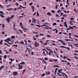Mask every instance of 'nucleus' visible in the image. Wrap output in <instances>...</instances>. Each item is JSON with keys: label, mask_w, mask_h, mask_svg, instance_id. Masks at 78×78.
I'll return each instance as SVG.
<instances>
[{"label": "nucleus", "mask_w": 78, "mask_h": 78, "mask_svg": "<svg viewBox=\"0 0 78 78\" xmlns=\"http://www.w3.org/2000/svg\"><path fill=\"white\" fill-rule=\"evenodd\" d=\"M25 62H22L20 63V64H18V66L19 67V68H18V70H20V69H22L23 67V66L22 65H20V64H25Z\"/></svg>", "instance_id": "f257e3e1"}, {"label": "nucleus", "mask_w": 78, "mask_h": 78, "mask_svg": "<svg viewBox=\"0 0 78 78\" xmlns=\"http://www.w3.org/2000/svg\"><path fill=\"white\" fill-rule=\"evenodd\" d=\"M60 47H61V48H66V49H67V50H70V48L69 47H67L66 46H60Z\"/></svg>", "instance_id": "f03ea898"}, {"label": "nucleus", "mask_w": 78, "mask_h": 78, "mask_svg": "<svg viewBox=\"0 0 78 78\" xmlns=\"http://www.w3.org/2000/svg\"><path fill=\"white\" fill-rule=\"evenodd\" d=\"M18 72L16 71H14L13 73V75H14V76H16L18 75Z\"/></svg>", "instance_id": "7ed1b4c3"}, {"label": "nucleus", "mask_w": 78, "mask_h": 78, "mask_svg": "<svg viewBox=\"0 0 78 78\" xmlns=\"http://www.w3.org/2000/svg\"><path fill=\"white\" fill-rule=\"evenodd\" d=\"M34 45L35 47H39V43H37L35 42L34 43Z\"/></svg>", "instance_id": "20e7f679"}, {"label": "nucleus", "mask_w": 78, "mask_h": 78, "mask_svg": "<svg viewBox=\"0 0 78 78\" xmlns=\"http://www.w3.org/2000/svg\"><path fill=\"white\" fill-rule=\"evenodd\" d=\"M10 17L6 18L5 19L6 21L8 23H9L10 22V20H9Z\"/></svg>", "instance_id": "39448f33"}, {"label": "nucleus", "mask_w": 78, "mask_h": 78, "mask_svg": "<svg viewBox=\"0 0 78 78\" xmlns=\"http://www.w3.org/2000/svg\"><path fill=\"white\" fill-rule=\"evenodd\" d=\"M66 23H67V22H65L64 23V25L65 27H66V28H67V27H68V26H67V24H66Z\"/></svg>", "instance_id": "423d86ee"}, {"label": "nucleus", "mask_w": 78, "mask_h": 78, "mask_svg": "<svg viewBox=\"0 0 78 78\" xmlns=\"http://www.w3.org/2000/svg\"><path fill=\"white\" fill-rule=\"evenodd\" d=\"M45 26H46V27H48V28H49L50 29H51V28H50L48 27V26L47 25H42V26H41L40 27H45Z\"/></svg>", "instance_id": "0eeeda50"}, {"label": "nucleus", "mask_w": 78, "mask_h": 78, "mask_svg": "<svg viewBox=\"0 0 78 78\" xmlns=\"http://www.w3.org/2000/svg\"><path fill=\"white\" fill-rule=\"evenodd\" d=\"M47 50H48L49 51V52L51 53H53V51L51 50V49H50L49 48H47Z\"/></svg>", "instance_id": "6e6552de"}, {"label": "nucleus", "mask_w": 78, "mask_h": 78, "mask_svg": "<svg viewBox=\"0 0 78 78\" xmlns=\"http://www.w3.org/2000/svg\"><path fill=\"white\" fill-rule=\"evenodd\" d=\"M4 67L5 66H1L0 67V71H1V70H2V69H3V68H4Z\"/></svg>", "instance_id": "1a4fd4ad"}, {"label": "nucleus", "mask_w": 78, "mask_h": 78, "mask_svg": "<svg viewBox=\"0 0 78 78\" xmlns=\"http://www.w3.org/2000/svg\"><path fill=\"white\" fill-rule=\"evenodd\" d=\"M61 73H62V74H64V75L65 76H66V78L68 77V76H67V75L65 73H64L62 72Z\"/></svg>", "instance_id": "9d476101"}, {"label": "nucleus", "mask_w": 78, "mask_h": 78, "mask_svg": "<svg viewBox=\"0 0 78 78\" xmlns=\"http://www.w3.org/2000/svg\"><path fill=\"white\" fill-rule=\"evenodd\" d=\"M5 41L7 42V43H8V44H10V45H11V44H12V43H9L8 41V40L7 39L5 40Z\"/></svg>", "instance_id": "9b49d317"}, {"label": "nucleus", "mask_w": 78, "mask_h": 78, "mask_svg": "<svg viewBox=\"0 0 78 78\" xmlns=\"http://www.w3.org/2000/svg\"><path fill=\"white\" fill-rule=\"evenodd\" d=\"M47 15H48V16H51V13L50 12H48L47 13Z\"/></svg>", "instance_id": "f8f14e48"}, {"label": "nucleus", "mask_w": 78, "mask_h": 78, "mask_svg": "<svg viewBox=\"0 0 78 78\" xmlns=\"http://www.w3.org/2000/svg\"><path fill=\"white\" fill-rule=\"evenodd\" d=\"M14 26H13V28L16 31V29L15 28V27H16V24L15 23H14L13 24Z\"/></svg>", "instance_id": "ddd939ff"}, {"label": "nucleus", "mask_w": 78, "mask_h": 78, "mask_svg": "<svg viewBox=\"0 0 78 78\" xmlns=\"http://www.w3.org/2000/svg\"><path fill=\"white\" fill-rule=\"evenodd\" d=\"M21 28H23V29H24V30H26V31H28V29L23 27H22V26H21Z\"/></svg>", "instance_id": "4468645a"}, {"label": "nucleus", "mask_w": 78, "mask_h": 78, "mask_svg": "<svg viewBox=\"0 0 78 78\" xmlns=\"http://www.w3.org/2000/svg\"><path fill=\"white\" fill-rule=\"evenodd\" d=\"M32 22H33L34 23H36V20L34 18H32Z\"/></svg>", "instance_id": "2eb2a0df"}, {"label": "nucleus", "mask_w": 78, "mask_h": 78, "mask_svg": "<svg viewBox=\"0 0 78 78\" xmlns=\"http://www.w3.org/2000/svg\"><path fill=\"white\" fill-rule=\"evenodd\" d=\"M48 41H49V40H46V43H44V44H43L44 45H47V42H48Z\"/></svg>", "instance_id": "dca6fc26"}, {"label": "nucleus", "mask_w": 78, "mask_h": 78, "mask_svg": "<svg viewBox=\"0 0 78 78\" xmlns=\"http://www.w3.org/2000/svg\"><path fill=\"white\" fill-rule=\"evenodd\" d=\"M21 42H19V43L20 44H23V45L24 44V43L23 42V41H21Z\"/></svg>", "instance_id": "f3484780"}, {"label": "nucleus", "mask_w": 78, "mask_h": 78, "mask_svg": "<svg viewBox=\"0 0 78 78\" xmlns=\"http://www.w3.org/2000/svg\"><path fill=\"white\" fill-rule=\"evenodd\" d=\"M16 37L15 36H12L11 37V38H12L11 39H14Z\"/></svg>", "instance_id": "a211bd4d"}, {"label": "nucleus", "mask_w": 78, "mask_h": 78, "mask_svg": "<svg viewBox=\"0 0 78 78\" xmlns=\"http://www.w3.org/2000/svg\"><path fill=\"white\" fill-rule=\"evenodd\" d=\"M42 60H43V61L44 62V64H47V62H46V61H44V58H43L42 57Z\"/></svg>", "instance_id": "6ab92c4d"}, {"label": "nucleus", "mask_w": 78, "mask_h": 78, "mask_svg": "<svg viewBox=\"0 0 78 78\" xmlns=\"http://www.w3.org/2000/svg\"><path fill=\"white\" fill-rule=\"evenodd\" d=\"M3 42V40H1V41H0V44L1 45H2V43Z\"/></svg>", "instance_id": "aec40b11"}, {"label": "nucleus", "mask_w": 78, "mask_h": 78, "mask_svg": "<svg viewBox=\"0 0 78 78\" xmlns=\"http://www.w3.org/2000/svg\"><path fill=\"white\" fill-rule=\"evenodd\" d=\"M62 44H63V45H66V43H65V42H63V41H62Z\"/></svg>", "instance_id": "412c9836"}, {"label": "nucleus", "mask_w": 78, "mask_h": 78, "mask_svg": "<svg viewBox=\"0 0 78 78\" xmlns=\"http://www.w3.org/2000/svg\"><path fill=\"white\" fill-rule=\"evenodd\" d=\"M50 72H48V73L46 74V75H50Z\"/></svg>", "instance_id": "4be33fe9"}, {"label": "nucleus", "mask_w": 78, "mask_h": 78, "mask_svg": "<svg viewBox=\"0 0 78 78\" xmlns=\"http://www.w3.org/2000/svg\"><path fill=\"white\" fill-rule=\"evenodd\" d=\"M44 59L45 61H47V60L48 59V58L47 57H45V58H44Z\"/></svg>", "instance_id": "5701e85b"}, {"label": "nucleus", "mask_w": 78, "mask_h": 78, "mask_svg": "<svg viewBox=\"0 0 78 78\" xmlns=\"http://www.w3.org/2000/svg\"><path fill=\"white\" fill-rule=\"evenodd\" d=\"M45 75V73H43L41 76H44Z\"/></svg>", "instance_id": "b1692460"}, {"label": "nucleus", "mask_w": 78, "mask_h": 78, "mask_svg": "<svg viewBox=\"0 0 78 78\" xmlns=\"http://www.w3.org/2000/svg\"><path fill=\"white\" fill-rule=\"evenodd\" d=\"M19 31H20V33L22 34L23 33V32H22V31L21 30H18Z\"/></svg>", "instance_id": "393cba45"}, {"label": "nucleus", "mask_w": 78, "mask_h": 78, "mask_svg": "<svg viewBox=\"0 0 78 78\" xmlns=\"http://www.w3.org/2000/svg\"><path fill=\"white\" fill-rule=\"evenodd\" d=\"M4 59H6V58H7V56H6V55H5L4 56Z\"/></svg>", "instance_id": "a878e982"}, {"label": "nucleus", "mask_w": 78, "mask_h": 78, "mask_svg": "<svg viewBox=\"0 0 78 78\" xmlns=\"http://www.w3.org/2000/svg\"><path fill=\"white\" fill-rule=\"evenodd\" d=\"M56 25V23H54L52 24L53 26H55V25Z\"/></svg>", "instance_id": "bb28decb"}, {"label": "nucleus", "mask_w": 78, "mask_h": 78, "mask_svg": "<svg viewBox=\"0 0 78 78\" xmlns=\"http://www.w3.org/2000/svg\"><path fill=\"white\" fill-rule=\"evenodd\" d=\"M12 46H13V47H14V46L16 47L15 48H17V45H12Z\"/></svg>", "instance_id": "cd10ccee"}, {"label": "nucleus", "mask_w": 78, "mask_h": 78, "mask_svg": "<svg viewBox=\"0 0 78 78\" xmlns=\"http://www.w3.org/2000/svg\"><path fill=\"white\" fill-rule=\"evenodd\" d=\"M25 71H26V70L25 69H24V70H23L22 73L23 74H24V73H25Z\"/></svg>", "instance_id": "c85d7f7f"}, {"label": "nucleus", "mask_w": 78, "mask_h": 78, "mask_svg": "<svg viewBox=\"0 0 78 78\" xmlns=\"http://www.w3.org/2000/svg\"><path fill=\"white\" fill-rule=\"evenodd\" d=\"M53 67H59V66H58L54 65L53 66Z\"/></svg>", "instance_id": "c756f323"}, {"label": "nucleus", "mask_w": 78, "mask_h": 78, "mask_svg": "<svg viewBox=\"0 0 78 78\" xmlns=\"http://www.w3.org/2000/svg\"><path fill=\"white\" fill-rule=\"evenodd\" d=\"M70 30H72V29H74V28L72 27H69Z\"/></svg>", "instance_id": "7c9ffc66"}, {"label": "nucleus", "mask_w": 78, "mask_h": 78, "mask_svg": "<svg viewBox=\"0 0 78 78\" xmlns=\"http://www.w3.org/2000/svg\"><path fill=\"white\" fill-rule=\"evenodd\" d=\"M31 7L32 9V10H34V6H32Z\"/></svg>", "instance_id": "2f4dec72"}, {"label": "nucleus", "mask_w": 78, "mask_h": 78, "mask_svg": "<svg viewBox=\"0 0 78 78\" xmlns=\"http://www.w3.org/2000/svg\"><path fill=\"white\" fill-rule=\"evenodd\" d=\"M61 61H62V62H66V61H65L63 60H61Z\"/></svg>", "instance_id": "473e14b6"}, {"label": "nucleus", "mask_w": 78, "mask_h": 78, "mask_svg": "<svg viewBox=\"0 0 78 78\" xmlns=\"http://www.w3.org/2000/svg\"><path fill=\"white\" fill-rule=\"evenodd\" d=\"M40 36H44V34H40Z\"/></svg>", "instance_id": "72a5a7b5"}, {"label": "nucleus", "mask_w": 78, "mask_h": 78, "mask_svg": "<svg viewBox=\"0 0 78 78\" xmlns=\"http://www.w3.org/2000/svg\"><path fill=\"white\" fill-rule=\"evenodd\" d=\"M12 0H5V2L6 3H7L8 2V1H10V2H11Z\"/></svg>", "instance_id": "f704fd0d"}, {"label": "nucleus", "mask_w": 78, "mask_h": 78, "mask_svg": "<svg viewBox=\"0 0 78 78\" xmlns=\"http://www.w3.org/2000/svg\"><path fill=\"white\" fill-rule=\"evenodd\" d=\"M7 40L8 41H11V40L9 38H7Z\"/></svg>", "instance_id": "c9c22d12"}, {"label": "nucleus", "mask_w": 78, "mask_h": 78, "mask_svg": "<svg viewBox=\"0 0 78 78\" xmlns=\"http://www.w3.org/2000/svg\"><path fill=\"white\" fill-rule=\"evenodd\" d=\"M65 40H66V41H70V40L69 39H65Z\"/></svg>", "instance_id": "e433bc0d"}, {"label": "nucleus", "mask_w": 78, "mask_h": 78, "mask_svg": "<svg viewBox=\"0 0 78 78\" xmlns=\"http://www.w3.org/2000/svg\"><path fill=\"white\" fill-rule=\"evenodd\" d=\"M58 6H59V5H56L55 6V8L56 9H57L58 8Z\"/></svg>", "instance_id": "4c0bfd02"}, {"label": "nucleus", "mask_w": 78, "mask_h": 78, "mask_svg": "<svg viewBox=\"0 0 78 78\" xmlns=\"http://www.w3.org/2000/svg\"><path fill=\"white\" fill-rule=\"evenodd\" d=\"M20 7H21V8H25V7H23V6H22L21 5H20Z\"/></svg>", "instance_id": "58836bf2"}, {"label": "nucleus", "mask_w": 78, "mask_h": 78, "mask_svg": "<svg viewBox=\"0 0 78 78\" xmlns=\"http://www.w3.org/2000/svg\"><path fill=\"white\" fill-rule=\"evenodd\" d=\"M37 16H39V13H38V11H37Z\"/></svg>", "instance_id": "ea45409f"}, {"label": "nucleus", "mask_w": 78, "mask_h": 78, "mask_svg": "<svg viewBox=\"0 0 78 78\" xmlns=\"http://www.w3.org/2000/svg\"><path fill=\"white\" fill-rule=\"evenodd\" d=\"M51 11L52 13H54V12H55V11L54 10H51Z\"/></svg>", "instance_id": "a19ab883"}, {"label": "nucleus", "mask_w": 78, "mask_h": 78, "mask_svg": "<svg viewBox=\"0 0 78 78\" xmlns=\"http://www.w3.org/2000/svg\"><path fill=\"white\" fill-rule=\"evenodd\" d=\"M58 72L60 73H61V69H59Z\"/></svg>", "instance_id": "79ce46f5"}, {"label": "nucleus", "mask_w": 78, "mask_h": 78, "mask_svg": "<svg viewBox=\"0 0 78 78\" xmlns=\"http://www.w3.org/2000/svg\"><path fill=\"white\" fill-rule=\"evenodd\" d=\"M43 53L44 54V55H45V56H46V54H45V51H43Z\"/></svg>", "instance_id": "37998d69"}, {"label": "nucleus", "mask_w": 78, "mask_h": 78, "mask_svg": "<svg viewBox=\"0 0 78 78\" xmlns=\"http://www.w3.org/2000/svg\"><path fill=\"white\" fill-rule=\"evenodd\" d=\"M5 45H7V46H8V47H10V46L8 45V44H7L5 43Z\"/></svg>", "instance_id": "c03bdc74"}, {"label": "nucleus", "mask_w": 78, "mask_h": 78, "mask_svg": "<svg viewBox=\"0 0 78 78\" xmlns=\"http://www.w3.org/2000/svg\"><path fill=\"white\" fill-rule=\"evenodd\" d=\"M55 61H56V62H58V59H56L54 60V62H55Z\"/></svg>", "instance_id": "a18cd8bd"}, {"label": "nucleus", "mask_w": 78, "mask_h": 78, "mask_svg": "<svg viewBox=\"0 0 78 78\" xmlns=\"http://www.w3.org/2000/svg\"><path fill=\"white\" fill-rule=\"evenodd\" d=\"M16 6H18L19 5V4L17 2L16 3Z\"/></svg>", "instance_id": "49530a36"}, {"label": "nucleus", "mask_w": 78, "mask_h": 78, "mask_svg": "<svg viewBox=\"0 0 78 78\" xmlns=\"http://www.w3.org/2000/svg\"><path fill=\"white\" fill-rule=\"evenodd\" d=\"M47 37H51V36H50V35H47Z\"/></svg>", "instance_id": "de8ad7c7"}, {"label": "nucleus", "mask_w": 78, "mask_h": 78, "mask_svg": "<svg viewBox=\"0 0 78 78\" xmlns=\"http://www.w3.org/2000/svg\"><path fill=\"white\" fill-rule=\"evenodd\" d=\"M58 41H59V42H61V43L62 41L61 40H58Z\"/></svg>", "instance_id": "09e8293b"}, {"label": "nucleus", "mask_w": 78, "mask_h": 78, "mask_svg": "<svg viewBox=\"0 0 78 78\" xmlns=\"http://www.w3.org/2000/svg\"><path fill=\"white\" fill-rule=\"evenodd\" d=\"M56 17H59V15H58V14H56Z\"/></svg>", "instance_id": "8fccbe9b"}, {"label": "nucleus", "mask_w": 78, "mask_h": 78, "mask_svg": "<svg viewBox=\"0 0 78 78\" xmlns=\"http://www.w3.org/2000/svg\"><path fill=\"white\" fill-rule=\"evenodd\" d=\"M67 60H68V61H71V60H70V59L69 58H67Z\"/></svg>", "instance_id": "3c124183"}, {"label": "nucleus", "mask_w": 78, "mask_h": 78, "mask_svg": "<svg viewBox=\"0 0 78 78\" xmlns=\"http://www.w3.org/2000/svg\"><path fill=\"white\" fill-rule=\"evenodd\" d=\"M66 58H67V57L65 56L63 57V58H64V59H66Z\"/></svg>", "instance_id": "603ef678"}, {"label": "nucleus", "mask_w": 78, "mask_h": 78, "mask_svg": "<svg viewBox=\"0 0 78 78\" xmlns=\"http://www.w3.org/2000/svg\"><path fill=\"white\" fill-rule=\"evenodd\" d=\"M0 16H1V17H2L3 18V17H4V16L1 15L0 14Z\"/></svg>", "instance_id": "864d4df0"}, {"label": "nucleus", "mask_w": 78, "mask_h": 78, "mask_svg": "<svg viewBox=\"0 0 78 78\" xmlns=\"http://www.w3.org/2000/svg\"><path fill=\"white\" fill-rule=\"evenodd\" d=\"M33 5V3H30L29 4V5H30V6H31V5Z\"/></svg>", "instance_id": "5fc2aeb1"}, {"label": "nucleus", "mask_w": 78, "mask_h": 78, "mask_svg": "<svg viewBox=\"0 0 78 78\" xmlns=\"http://www.w3.org/2000/svg\"><path fill=\"white\" fill-rule=\"evenodd\" d=\"M4 27H5V25H4V24H2V28H4Z\"/></svg>", "instance_id": "6e6d98bb"}, {"label": "nucleus", "mask_w": 78, "mask_h": 78, "mask_svg": "<svg viewBox=\"0 0 78 78\" xmlns=\"http://www.w3.org/2000/svg\"><path fill=\"white\" fill-rule=\"evenodd\" d=\"M13 15H12L10 17V19H12V18H13Z\"/></svg>", "instance_id": "4d7b16f0"}, {"label": "nucleus", "mask_w": 78, "mask_h": 78, "mask_svg": "<svg viewBox=\"0 0 78 78\" xmlns=\"http://www.w3.org/2000/svg\"><path fill=\"white\" fill-rule=\"evenodd\" d=\"M67 65H68V66H69V65H70V63H69V62H68L67 63Z\"/></svg>", "instance_id": "13d9d810"}, {"label": "nucleus", "mask_w": 78, "mask_h": 78, "mask_svg": "<svg viewBox=\"0 0 78 78\" xmlns=\"http://www.w3.org/2000/svg\"><path fill=\"white\" fill-rule=\"evenodd\" d=\"M69 2V0H67V1L66 3L68 4V5H69V2Z\"/></svg>", "instance_id": "bf43d9fd"}, {"label": "nucleus", "mask_w": 78, "mask_h": 78, "mask_svg": "<svg viewBox=\"0 0 78 78\" xmlns=\"http://www.w3.org/2000/svg\"><path fill=\"white\" fill-rule=\"evenodd\" d=\"M58 73V75H59V76H62V75H61L59 73Z\"/></svg>", "instance_id": "052dcab7"}, {"label": "nucleus", "mask_w": 78, "mask_h": 78, "mask_svg": "<svg viewBox=\"0 0 78 78\" xmlns=\"http://www.w3.org/2000/svg\"><path fill=\"white\" fill-rule=\"evenodd\" d=\"M74 57V58H76V59H78V57H77L75 56Z\"/></svg>", "instance_id": "680f3d73"}, {"label": "nucleus", "mask_w": 78, "mask_h": 78, "mask_svg": "<svg viewBox=\"0 0 78 78\" xmlns=\"http://www.w3.org/2000/svg\"><path fill=\"white\" fill-rule=\"evenodd\" d=\"M33 38L34 40L35 41H36V38H34V37H33Z\"/></svg>", "instance_id": "e2e57ef3"}, {"label": "nucleus", "mask_w": 78, "mask_h": 78, "mask_svg": "<svg viewBox=\"0 0 78 78\" xmlns=\"http://www.w3.org/2000/svg\"><path fill=\"white\" fill-rule=\"evenodd\" d=\"M65 19V18H64V17H62L61 18V19H62V20H63V19Z\"/></svg>", "instance_id": "0e129e2a"}, {"label": "nucleus", "mask_w": 78, "mask_h": 78, "mask_svg": "<svg viewBox=\"0 0 78 78\" xmlns=\"http://www.w3.org/2000/svg\"><path fill=\"white\" fill-rule=\"evenodd\" d=\"M74 52H76V53H78V51H74Z\"/></svg>", "instance_id": "69168bd1"}, {"label": "nucleus", "mask_w": 78, "mask_h": 78, "mask_svg": "<svg viewBox=\"0 0 78 78\" xmlns=\"http://www.w3.org/2000/svg\"><path fill=\"white\" fill-rule=\"evenodd\" d=\"M38 36H39V35H36V37H38Z\"/></svg>", "instance_id": "338daca9"}, {"label": "nucleus", "mask_w": 78, "mask_h": 78, "mask_svg": "<svg viewBox=\"0 0 78 78\" xmlns=\"http://www.w3.org/2000/svg\"><path fill=\"white\" fill-rule=\"evenodd\" d=\"M74 36L75 37H78V36H77L76 35H74Z\"/></svg>", "instance_id": "774afa93"}]
</instances>
